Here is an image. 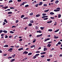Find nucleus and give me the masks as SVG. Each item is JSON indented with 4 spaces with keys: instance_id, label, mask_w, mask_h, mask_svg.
Masks as SVG:
<instances>
[{
    "instance_id": "obj_62",
    "label": "nucleus",
    "mask_w": 62,
    "mask_h": 62,
    "mask_svg": "<svg viewBox=\"0 0 62 62\" xmlns=\"http://www.w3.org/2000/svg\"><path fill=\"white\" fill-rule=\"evenodd\" d=\"M3 24H2V25H5V24H6V23H5V22H4L3 23Z\"/></svg>"
},
{
    "instance_id": "obj_2",
    "label": "nucleus",
    "mask_w": 62,
    "mask_h": 62,
    "mask_svg": "<svg viewBox=\"0 0 62 62\" xmlns=\"http://www.w3.org/2000/svg\"><path fill=\"white\" fill-rule=\"evenodd\" d=\"M13 50L12 48H10L8 50V51H10V52H12V50Z\"/></svg>"
},
{
    "instance_id": "obj_63",
    "label": "nucleus",
    "mask_w": 62,
    "mask_h": 62,
    "mask_svg": "<svg viewBox=\"0 0 62 62\" xmlns=\"http://www.w3.org/2000/svg\"><path fill=\"white\" fill-rule=\"evenodd\" d=\"M23 40V39H19V41H22Z\"/></svg>"
},
{
    "instance_id": "obj_50",
    "label": "nucleus",
    "mask_w": 62,
    "mask_h": 62,
    "mask_svg": "<svg viewBox=\"0 0 62 62\" xmlns=\"http://www.w3.org/2000/svg\"><path fill=\"white\" fill-rule=\"evenodd\" d=\"M3 30H1L0 31V34L3 32Z\"/></svg>"
},
{
    "instance_id": "obj_64",
    "label": "nucleus",
    "mask_w": 62,
    "mask_h": 62,
    "mask_svg": "<svg viewBox=\"0 0 62 62\" xmlns=\"http://www.w3.org/2000/svg\"><path fill=\"white\" fill-rule=\"evenodd\" d=\"M52 56H53L52 55H49V57H52Z\"/></svg>"
},
{
    "instance_id": "obj_40",
    "label": "nucleus",
    "mask_w": 62,
    "mask_h": 62,
    "mask_svg": "<svg viewBox=\"0 0 62 62\" xmlns=\"http://www.w3.org/2000/svg\"><path fill=\"white\" fill-rule=\"evenodd\" d=\"M50 18L52 19H54V18L53 17H51Z\"/></svg>"
},
{
    "instance_id": "obj_4",
    "label": "nucleus",
    "mask_w": 62,
    "mask_h": 62,
    "mask_svg": "<svg viewBox=\"0 0 62 62\" xmlns=\"http://www.w3.org/2000/svg\"><path fill=\"white\" fill-rule=\"evenodd\" d=\"M43 4V2H39V6H41Z\"/></svg>"
},
{
    "instance_id": "obj_34",
    "label": "nucleus",
    "mask_w": 62,
    "mask_h": 62,
    "mask_svg": "<svg viewBox=\"0 0 62 62\" xmlns=\"http://www.w3.org/2000/svg\"><path fill=\"white\" fill-rule=\"evenodd\" d=\"M24 17V15H22L21 16V18H23Z\"/></svg>"
},
{
    "instance_id": "obj_25",
    "label": "nucleus",
    "mask_w": 62,
    "mask_h": 62,
    "mask_svg": "<svg viewBox=\"0 0 62 62\" xmlns=\"http://www.w3.org/2000/svg\"><path fill=\"white\" fill-rule=\"evenodd\" d=\"M32 25V24L31 23H29L28 25L30 26H31Z\"/></svg>"
},
{
    "instance_id": "obj_45",
    "label": "nucleus",
    "mask_w": 62,
    "mask_h": 62,
    "mask_svg": "<svg viewBox=\"0 0 62 62\" xmlns=\"http://www.w3.org/2000/svg\"><path fill=\"white\" fill-rule=\"evenodd\" d=\"M17 37H18V36L16 35V36H15L14 37V38L15 39H16V38Z\"/></svg>"
},
{
    "instance_id": "obj_52",
    "label": "nucleus",
    "mask_w": 62,
    "mask_h": 62,
    "mask_svg": "<svg viewBox=\"0 0 62 62\" xmlns=\"http://www.w3.org/2000/svg\"><path fill=\"white\" fill-rule=\"evenodd\" d=\"M6 40H4L3 43H6Z\"/></svg>"
},
{
    "instance_id": "obj_13",
    "label": "nucleus",
    "mask_w": 62,
    "mask_h": 62,
    "mask_svg": "<svg viewBox=\"0 0 62 62\" xmlns=\"http://www.w3.org/2000/svg\"><path fill=\"white\" fill-rule=\"evenodd\" d=\"M3 32H4V33H7V31L6 30H4L3 31Z\"/></svg>"
},
{
    "instance_id": "obj_9",
    "label": "nucleus",
    "mask_w": 62,
    "mask_h": 62,
    "mask_svg": "<svg viewBox=\"0 0 62 62\" xmlns=\"http://www.w3.org/2000/svg\"><path fill=\"white\" fill-rule=\"evenodd\" d=\"M37 3V1L36 0L34 1L33 2L32 4L33 5H34L35 3Z\"/></svg>"
},
{
    "instance_id": "obj_10",
    "label": "nucleus",
    "mask_w": 62,
    "mask_h": 62,
    "mask_svg": "<svg viewBox=\"0 0 62 62\" xmlns=\"http://www.w3.org/2000/svg\"><path fill=\"white\" fill-rule=\"evenodd\" d=\"M54 38L55 39H57L59 38V37L58 36L56 37V36H54Z\"/></svg>"
},
{
    "instance_id": "obj_39",
    "label": "nucleus",
    "mask_w": 62,
    "mask_h": 62,
    "mask_svg": "<svg viewBox=\"0 0 62 62\" xmlns=\"http://www.w3.org/2000/svg\"><path fill=\"white\" fill-rule=\"evenodd\" d=\"M39 55V54H36V55H35V56L37 57Z\"/></svg>"
},
{
    "instance_id": "obj_3",
    "label": "nucleus",
    "mask_w": 62,
    "mask_h": 62,
    "mask_svg": "<svg viewBox=\"0 0 62 62\" xmlns=\"http://www.w3.org/2000/svg\"><path fill=\"white\" fill-rule=\"evenodd\" d=\"M28 52L26 51L24 52L23 53V54H28Z\"/></svg>"
},
{
    "instance_id": "obj_23",
    "label": "nucleus",
    "mask_w": 62,
    "mask_h": 62,
    "mask_svg": "<svg viewBox=\"0 0 62 62\" xmlns=\"http://www.w3.org/2000/svg\"><path fill=\"white\" fill-rule=\"evenodd\" d=\"M44 27H40V29H41V30H43L44 29Z\"/></svg>"
},
{
    "instance_id": "obj_8",
    "label": "nucleus",
    "mask_w": 62,
    "mask_h": 62,
    "mask_svg": "<svg viewBox=\"0 0 62 62\" xmlns=\"http://www.w3.org/2000/svg\"><path fill=\"white\" fill-rule=\"evenodd\" d=\"M48 16H44L42 17V18H46L47 17H48Z\"/></svg>"
},
{
    "instance_id": "obj_31",
    "label": "nucleus",
    "mask_w": 62,
    "mask_h": 62,
    "mask_svg": "<svg viewBox=\"0 0 62 62\" xmlns=\"http://www.w3.org/2000/svg\"><path fill=\"white\" fill-rule=\"evenodd\" d=\"M38 4H36V5H35V7H38Z\"/></svg>"
},
{
    "instance_id": "obj_26",
    "label": "nucleus",
    "mask_w": 62,
    "mask_h": 62,
    "mask_svg": "<svg viewBox=\"0 0 62 62\" xmlns=\"http://www.w3.org/2000/svg\"><path fill=\"white\" fill-rule=\"evenodd\" d=\"M59 2V1L58 0H56L55 2V4H58Z\"/></svg>"
},
{
    "instance_id": "obj_33",
    "label": "nucleus",
    "mask_w": 62,
    "mask_h": 62,
    "mask_svg": "<svg viewBox=\"0 0 62 62\" xmlns=\"http://www.w3.org/2000/svg\"><path fill=\"white\" fill-rule=\"evenodd\" d=\"M13 2V0H11L9 1L8 3H12Z\"/></svg>"
},
{
    "instance_id": "obj_19",
    "label": "nucleus",
    "mask_w": 62,
    "mask_h": 62,
    "mask_svg": "<svg viewBox=\"0 0 62 62\" xmlns=\"http://www.w3.org/2000/svg\"><path fill=\"white\" fill-rule=\"evenodd\" d=\"M16 55L15 54H14L13 55H12V58H14L15 57V56Z\"/></svg>"
},
{
    "instance_id": "obj_30",
    "label": "nucleus",
    "mask_w": 62,
    "mask_h": 62,
    "mask_svg": "<svg viewBox=\"0 0 62 62\" xmlns=\"http://www.w3.org/2000/svg\"><path fill=\"white\" fill-rule=\"evenodd\" d=\"M57 44L58 45H60L61 44V43L60 41H59L58 43Z\"/></svg>"
},
{
    "instance_id": "obj_32",
    "label": "nucleus",
    "mask_w": 62,
    "mask_h": 62,
    "mask_svg": "<svg viewBox=\"0 0 62 62\" xmlns=\"http://www.w3.org/2000/svg\"><path fill=\"white\" fill-rule=\"evenodd\" d=\"M61 14H59V15H58V16H59L58 18H60L61 17Z\"/></svg>"
},
{
    "instance_id": "obj_22",
    "label": "nucleus",
    "mask_w": 62,
    "mask_h": 62,
    "mask_svg": "<svg viewBox=\"0 0 62 62\" xmlns=\"http://www.w3.org/2000/svg\"><path fill=\"white\" fill-rule=\"evenodd\" d=\"M40 16V15L39 14H38L37 15H36V17H39V16Z\"/></svg>"
},
{
    "instance_id": "obj_51",
    "label": "nucleus",
    "mask_w": 62,
    "mask_h": 62,
    "mask_svg": "<svg viewBox=\"0 0 62 62\" xmlns=\"http://www.w3.org/2000/svg\"><path fill=\"white\" fill-rule=\"evenodd\" d=\"M47 61L49 62L50 61V59H48L47 60Z\"/></svg>"
},
{
    "instance_id": "obj_17",
    "label": "nucleus",
    "mask_w": 62,
    "mask_h": 62,
    "mask_svg": "<svg viewBox=\"0 0 62 62\" xmlns=\"http://www.w3.org/2000/svg\"><path fill=\"white\" fill-rule=\"evenodd\" d=\"M52 22V21H48V22H47V23H51V22Z\"/></svg>"
},
{
    "instance_id": "obj_46",
    "label": "nucleus",
    "mask_w": 62,
    "mask_h": 62,
    "mask_svg": "<svg viewBox=\"0 0 62 62\" xmlns=\"http://www.w3.org/2000/svg\"><path fill=\"white\" fill-rule=\"evenodd\" d=\"M12 58V57L9 56L8 57V59H11Z\"/></svg>"
},
{
    "instance_id": "obj_61",
    "label": "nucleus",
    "mask_w": 62,
    "mask_h": 62,
    "mask_svg": "<svg viewBox=\"0 0 62 62\" xmlns=\"http://www.w3.org/2000/svg\"><path fill=\"white\" fill-rule=\"evenodd\" d=\"M4 35L3 34H2L1 35V36L2 37H3V36H4Z\"/></svg>"
},
{
    "instance_id": "obj_1",
    "label": "nucleus",
    "mask_w": 62,
    "mask_h": 62,
    "mask_svg": "<svg viewBox=\"0 0 62 62\" xmlns=\"http://www.w3.org/2000/svg\"><path fill=\"white\" fill-rule=\"evenodd\" d=\"M56 9L58 10H54V11L55 12L60 11V10L61 9V8H56Z\"/></svg>"
},
{
    "instance_id": "obj_37",
    "label": "nucleus",
    "mask_w": 62,
    "mask_h": 62,
    "mask_svg": "<svg viewBox=\"0 0 62 62\" xmlns=\"http://www.w3.org/2000/svg\"><path fill=\"white\" fill-rule=\"evenodd\" d=\"M46 14L45 13H43L42 14V16H46Z\"/></svg>"
},
{
    "instance_id": "obj_7",
    "label": "nucleus",
    "mask_w": 62,
    "mask_h": 62,
    "mask_svg": "<svg viewBox=\"0 0 62 62\" xmlns=\"http://www.w3.org/2000/svg\"><path fill=\"white\" fill-rule=\"evenodd\" d=\"M15 61V59H11V60L10 61V62H14Z\"/></svg>"
},
{
    "instance_id": "obj_60",
    "label": "nucleus",
    "mask_w": 62,
    "mask_h": 62,
    "mask_svg": "<svg viewBox=\"0 0 62 62\" xmlns=\"http://www.w3.org/2000/svg\"><path fill=\"white\" fill-rule=\"evenodd\" d=\"M40 53V52L39 51H36V53Z\"/></svg>"
},
{
    "instance_id": "obj_5",
    "label": "nucleus",
    "mask_w": 62,
    "mask_h": 62,
    "mask_svg": "<svg viewBox=\"0 0 62 62\" xmlns=\"http://www.w3.org/2000/svg\"><path fill=\"white\" fill-rule=\"evenodd\" d=\"M42 34H40V35H37V36H36V37H41V36H42Z\"/></svg>"
},
{
    "instance_id": "obj_6",
    "label": "nucleus",
    "mask_w": 62,
    "mask_h": 62,
    "mask_svg": "<svg viewBox=\"0 0 62 62\" xmlns=\"http://www.w3.org/2000/svg\"><path fill=\"white\" fill-rule=\"evenodd\" d=\"M23 47H22V48H20L18 49V50L19 51H20L21 50H23Z\"/></svg>"
},
{
    "instance_id": "obj_38",
    "label": "nucleus",
    "mask_w": 62,
    "mask_h": 62,
    "mask_svg": "<svg viewBox=\"0 0 62 62\" xmlns=\"http://www.w3.org/2000/svg\"><path fill=\"white\" fill-rule=\"evenodd\" d=\"M50 10L49 9H48V10H45L44 11V12H47L48 11H49V10Z\"/></svg>"
},
{
    "instance_id": "obj_56",
    "label": "nucleus",
    "mask_w": 62,
    "mask_h": 62,
    "mask_svg": "<svg viewBox=\"0 0 62 62\" xmlns=\"http://www.w3.org/2000/svg\"><path fill=\"white\" fill-rule=\"evenodd\" d=\"M47 6V5L46 4H45L44 5V6Z\"/></svg>"
},
{
    "instance_id": "obj_55",
    "label": "nucleus",
    "mask_w": 62,
    "mask_h": 62,
    "mask_svg": "<svg viewBox=\"0 0 62 62\" xmlns=\"http://www.w3.org/2000/svg\"><path fill=\"white\" fill-rule=\"evenodd\" d=\"M57 24V23L56 22L54 23V26H55Z\"/></svg>"
},
{
    "instance_id": "obj_29",
    "label": "nucleus",
    "mask_w": 62,
    "mask_h": 62,
    "mask_svg": "<svg viewBox=\"0 0 62 62\" xmlns=\"http://www.w3.org/2000/svg\"><path fill=\"white\" fill-rule=\"evenodd\" d=\"M32 53H30L28 54V55H31L32 54Z\"/></svg>"
},
{
    "instance_id": "obj_58",
    "label": "nucleus",
    "mask_w": 62,
    "mask_h": 62,
    "mask_svg": "<svg viewBox=\"0 0 62 62\" xmlns=\"http://www.w3.org/2000/svg\"><path fill=\"white\" fill-rule=\"evenodd\" d=\"M35 29H38V27L37 26H36L35 27Z\"/></svg>"
},
{
    "instance_id": "obj_20",
    "label": "nucleus",
    "mask_w": 62,
    "mask_h": 62,
    "mask_svg": "<svg viewBox=\"0 0 62 62\" xmlns=\"http://www.w3.org/2000/svg\"><path fill=\"white\" fill-rule=\"evenodd\" d=\"M30 23H34V21L33 20H31L30 21Z\"/></svg>"
},
{
    "instance_id": "obj_14",
    "label": "nucleus",
    "mask_w": 62,
    "mask_h": 62,
    "mask_svg": "<svg viewBox=\"0 0 62 62\" xmlns=\"http://www.w3.org/2000/svg\"><path fill=\"white\" fill-rule=\"evenodd\" d=\"M47 50V49L45 47L44 48V51H46Z\"/></svg>"
},
{
    "instance_id": "obj_42",
    "label": "nucleus",
    "mask_w": 62,
    "mask_h": 62,
    "mask_svg": "<svg viewBox=\"0 0 62 62\" xmlns=\"http://www.w3.org/2000/svg\"><path fill=\"white\" fill-rule=\"evenodd\" d=\"M48 19V18H46L43 19V20H47Z\"/></svg>"
},
{
    "instance_id": "obj_44",
    "label": "nucleus",
    "mask_w": 62,
    "mask_h": 62,
    "mask_svg": "<svg viewBox=\"0 0 62 62\" xmlns=\"http://www.w3.org/2000/svg\"><path fill=\"white\" fill-rule=\"evenodd\" d=\"M28 17H24L23 18V19H28Z\"/></svg>"
},
{
    "instance_id": "obj_21",
    "label": "nucleus",
    "mask_w": 62,
    "mask_h": 62,
    "mask_svg": "<svg viewBox=\"0 0 62 62\" xmlns=\"http://www.w3.org/2000/svg\"><path fill=\"white\" fill-rule=\"evenodd\" d=\"M35 46H36L33 45L31 46L30 47V48H33V47H35Z\"/></svg>"
},
{
    "instance_id": "obj_28",
    "label": "nucleus",
    "mask_w": 62,
    "mask_h": 62,
    "mask_svg": "<svg viewBox=\"0 0 62 62\" xmlns=\"http://www.w3.org/2000/svg\"><path fill=\"white\" fill-rule=\"evenodd\" d=\"M50 15H53L54 14V13L53 12H50Z\"/></svg>"
},
{
    "instance_id": "obj_11",
    "label": "nucleus",
    "mask_w": 62,
    "mask_h": 62,
    "mask_svg": "<svg viewBox=\"0 0 62 62\" xmlns=\"http://www.w3.org/2000/svg\"><path fill=\"white\" fill-rule=\"evenodd\" d=\"M8 45H6L5 46H3V47H8Z\"/></svg>"
},
{
    "instance_id": "obj_54",
    "label": "nucleus",
    "mask_w": 62,
    "mask_h": 62,
    "mask_svg": "<svg viewBox=\"0 0 62 62\" xmlns=\"http://www.w3.org/2000/svg\"><path fill=\"white\" fill-rule=\"evenodd\" d=\"M5 38H8V36L7 35H5Z\"/></svg>"
},
{
    "instance_id": "obj_41",
    "label": "nucleus",
    "mask_w": 62,
    "mask_h": 62,
    "mask_svg": "<svg viewBox=\"0 0 62 62\" xmlns=\"http://www.w3.org/2000/svg\"><path fill=\"white\" fill-rule=\"evenodd\" d=\"M19 22L18 20H16V23H17Z\"/></svg>"
},
{
    "instance_id": "obj_18",
    "label": "nucleus",
    "mask_w": 62,
    "mask_h": 62,
    "mask_svg": "<svg viewBox=\"0 0 62 62\" xmlns=\"http://www.w3.org/2000/svg\"><path fill=\"white\" fill-rule=\"evenodd\" d=\"M46 54V52H42L40 53V54L41 55H42L43 54Z\"/></svg>"
},
{
    "instance_id": "obj_24",
    "label": "nucleus",
    "mask_w": 62,
    "mask_h": 62,
    "mask_svg": "<svg viewBox=\"0 0 62 62\" xmlns=\"http://www.w3.org/2000/svg\"><path fill=\"white\" fill-rule=\"evenodd\" d=\"M29 6V5H25V8H28V7Z\"/></svg>"
},
{
    "instance_id": "obj_15",
    "label": "nucleus",
    "mask_w": 62,
    "mask_h": 62,
    "mask_svg": "<svg viewBox=\"0 0 62 62\" xmlns=\"http://www.w3.org/2000/svg\"><path fill=\"white\" fill-rule=\"evenodd\" d=\"M12 12L10 11L9 12H8V14H12Z\"/></svg>"
},
{
    "instance_id": "obj_47",
    "label": "nucleus",
    "mask_w": 62,
    "mask_h": 62,
    "mask_svg": "<svg viewBox=\"0 0 62 62\" xmlns=\"http://www.w3.org/2000/svg\"><path fill=\"white\" fill-rule=\"evenodd\" d=\"M37 57L35 56H33V59H35L37 58Z\"/></svg>"
},
{
    "instance_id": "obj_43",
    "label": "nucleus",
    "mask_w": 62,
    "mask_h": 62,
    "mask_svg": "<svg viewBox=\"0 0 62 62\" xmlns=\"http://www.w3.org/2000/svg\"><path fill=\"white\" fill-rule=\"evenodd\" d=\"M10 9H15V8H14V7H10Z\"/></svg>"
},
{
    "instance_id": "obj_35",
    "label": "nucleus",
    "mask_w": 62,
    "mask_h": 62,
    "mask_svg": "<svg viewBox=\"0 0 62 62\" xmlns=\"http://www.w3.org/2000/svg\"><path fill=\"white\" fill-rule=\"evenodd\" d=\"M59 29L55 31L54 32H58L59 31Z\"/></svg>"
},
{
    "instance_id": "obj_16",
    "label": "nucleus",
    "mask_w": 62,
    "mask_h": 62,
    "mask_svg": "<svg viewBox=\"0 0 62 62\" xmlns=\"http://www.w3.org/2000/svg\"><path fill=\"white\" fill-rule=\"evenodd\" d=\"M51 46V45L50 44H49L47 45V47H50Z\"/></svg>"
},
{
    "instance_id": "obj_53",
    "label": "nucleus",
    "mask_w": 62,
    "mask_h": 62,
    "mask_svg": "<svg viewBox=\"0 0 62 62\" xmlns=\"http://www.w3.org/2000/svg\"><path fill=\"white\" fill-rule=\"evenodd\" d=\"M8 7V6L6 7H4V9H7Z\"/></svg>"
},
{
    "instance_id": "obj_48",
    "label": "nucleus",
    "mask_w": 62,
    "mask_h": 62,
    "mask_svg": "<svg viewBox=\"0 0 62 62\" xmlns=\"http://www.w3.org/2000/svg\"><path fill=\"white\" fill-rule=\"evenodd\" d=\"M48 31H52V29H49L48 30Z\"/></svg>"
},
{
    "instance_id": "obj_36",
    "label": "nucleus",
    "mask_w": 62,
    "mask_h": 62,
    "mask_svg": "<svg viewBox=\"0 0 62 62\" xmlns=\"http://www.w3.org/2000/svg\"><path fill=\"white\" fill-rule=\"evenodd\" d=\"M10 33H14V32H13L12 31H10Z\"/></svg>"
},
{
    "instance_id": "obj_59",
    "label": "nucleus",
    "mask_w": 62,
    "mask_h": 62,
    "mask_svg": "<svg viewBox=\"0 0 62 62\" xmlns=\"http://www.w3.org/2000/svg\"><path fill=\"white\" fill-rule=\"evenodd\" d=\"M44 57H45V55H42L41 56V57L42 58H43Z\"/></svg>"
},
{
    "instance_id": "obj_12",
    "label": "nucleus",
    "mask_w": 62,
    "mask_h": 62,
    "mask_svg": "<svg viewBox=\"0 0 62 62\" xmlns=\"http://www.w3.org/2000/svg\"><path fill=\"white\" fill-rule=\"evenodd\" d=\"M37 33H42V31H37Z\"/></svg>"
},
{
    "instance_id": "obj_27",
    "label": "nucleus",
    "mask_w": 62,
    "mask_h": 62,
    "mask_svg": "<svg viewBox=\"0 0 62 62\" xmlns=\"http://www.w3.org/2000/svg\"><path fill=\"white\" fill-rule=\"evenodd\" d=\"M29 15L30 16H32L33 15V13L32 12Z\"/></svg>"
},
{
    "instance_id": "obj_49",
    "label": "nucleus",
    "mask_w": 62,
    "mask_h": 62,
    "mask_svg": "<svg viewBox=\"0 0 62 62\" xmlns=\"http://www.w3.org/2000/svg\"><path fill=\"white\" fill-rule=\"evenodd\" d=\"M36 39H34V40L33 41V43H35V42L36 41Z\"/></svg>"
},
{
    "instance_id": "obj_57",
    "label": "nucleus",
    "mask_w": 62,
    "mask_h": 62,
    "mask_svg": "<svg viewBox=\"0 0 62 62\" xmlns=\"http://www.w3.org/2000/svg\"><path fill=\"white\" fill-rule=\"evenodd\" d=\"M15 27H15V26H12V28H15Z\"/></svg>"
}]
</instances>
